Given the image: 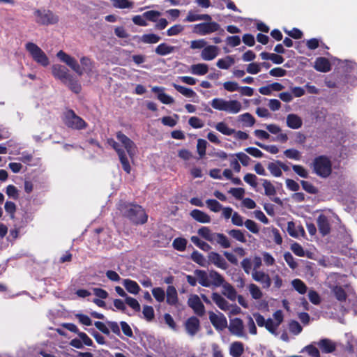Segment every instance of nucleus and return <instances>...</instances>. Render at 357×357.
<instances>
[{"label":"nucleus","instance_id":"57","mask_svg":"<svg viewBox=\"0 0 357 357\" xmlns=\"http://www.w3.org/2000/svg\"><path fill=\"white\" fill-rule=\"evenodd\" d=\"M183 30L184 26L181 24H175L167 29V34L169 36H176L181 33Z\"/></svg>","mask_w":357,"mask_h":357},{"label":"nucleus","instance_id":"17","mask_svg":"<svg viewBox=\"0 0 357 357\" xmlns=\"http://www.w3.org/2000/svg\"><path fill=\"white\" fill-rule=\"evenodd\" d=\"M186 332L190 336H194L199 330V321L195 317H191L185 322Z\"/></svg>","mask_w":357,"mask_h":357},{"label":"nucleus","instance_id":"53","mask_svg":"<svg viewBox=\"0 0 357 357\" xmlns=\"http://www.w3.org/2000/svg\"><path fill=\"white\" fill-rule=\"evenodd\" d=\"M173 247L178 251L185 250L187 245V241L183 238H176L173 241Z\"/></svg>","mask_w":357,"mask_h":357},{"label":"nucleus","instance_id":"5","mask_svg":"<svg viewBox=\"0 0 357 357\" xmlns=\"http://www.w3.org/2000/svg\"><path fill=\"white\" fill-rule=\"evenodd\" d=\"M121 213L136 224H143L147 220L144 209L139 205L122 204L119 206Z\"/></svg>","mask_w":357,"mask_h":357},{"label":"nucleus","instance_id":"49","mask_svg":"<svg viewBox=\"0 0 357 357\" xmlns=\"http://www.w3.org/2000/svg\"><path fill=\"white\" fill-rule=\"evenodd\" d=\"M191 259L193 261L198 264L201 266H206V260L203 255L197 251H194L191 255Z\"/></svg>","mask_w":357,"mask_h":357},{"label":"nucleus","instance_id":"43","mask_svg":"<svg viewBox=\"0 0 357 357\" xmlns=\"http://www.w3.org/2000/svg\"><path fill=\"white\" fill-rule=\"evenodd\" d=\"M215 129L225 135L230 136L235 132V130L230 128L225 122H219L215 125Z\"/></svg>","mask_w":357,"mask_h":357},{"label":"nucleus","instance_id":"20","mask_svg":"<svg viewBox=\"0 0 357 357\" xmlns=\"http://www.w3.org/2000/svg\"><path fill=\"white\" fill-rule=\"evenodd\" d=\"M317 346L320 348L321 351L325 354H330L333 352L337 347V344L333 340L328 338H323L317 343Z\"/></svg>","mask_w":357,"mask_h":357},{"label":"nucleus","instance_id":"59","mask_svg":"<svg viewBox=\"0 0 357 357\" xmlns=\"http://www.w3.org/2000/svg\"><path fill=\"white\" fill-rule=\"evenodd\" d=\"M207 144L208 143L205 139H199L197 140V152L201 158H202L206 154Z\"/></svg>","mask_w":357,"mask_h":357},{"label":"nucleus","instance_id":"61","mask_svg":"<svg viewBox=\"0 0 357 357\" xmlns=\"http://www.w3.org/2000/svg\"><path fill=\"white\" fill-rule=\"evenodd\" d=\"M158 99L163 104L171 105L174 102V99L164 91L157 96Z\"/></svg>","mask_w":357,"mask_h":357},{"label":"nucleus","instance_id":"9","mask_svg":"<svg viewBox=\"0 0 357 357\" xmlns=\"http://www.w3.org/2000/svg\"><path fill=\"white\" fill-rule=\"evenodd\" d=\"M36 22L42 25L54 24L59 22V16L48 9H38L34 11Z\"/></svg>","mask_w":357,"mask_h":357},{"label":"nucleus","instance_id":"55","mask_svg":"<svg viewBox=\"0 0 357 357\" xmlns=\"http://www.w3.org/2000/svg\"><path fill=\"white\" fill-rule=\"evenodd\" d=\"M228 234L235 238L236 240L241 242V243H245L246 238L245 237L244 234L239 229H231L228 231Z\"/></svg>","mask_w":357,"mask_h":357},{"label":"nucleus","instance_id":"37","mask_svg":"<svg viewBox=\"0 0 357 357\" xmlns=\"http://www.w3.org/2000/svg\"><path fill=\"white\" fill-rule=\"evenodd\" d=\"M247 288L252 299L259 300L263 297V292L257 284L250 283L248 285Z\"/></svg>","mask_w":357,"mask_h":357},{"label":"nucleus","instance_id":"45","mask_svg":"<svg viewBox=\"0 0 357 357\" xmlns=\"http://www.w3.org/2000/svg\"><path fill=\"white\" fill-rule=\"evenodd\" d=\"M291 284L294 289L301 294H304L307 291V286L300 279H294L291 281Z\"/></svg>","mask_w":357,"mask_h":357},{"label":"nucleus","instance_id":"58","mask_svg":"<svg viewBox=\"0 0 357 357\" xmlns=\"http://www.w3.org/2000/svg\"><path fill=\"white\" fill-rule=\"evenodd\" d=\"M142 313L144 317L148 321H151L154 318V310L153 307L144 305L143 307Z\"/></svg>","mask_w":357,"mask_h":357},{"label":"nucleus","instance_id":"1","mask_svg":"<svg viewBox=\"0 0 357 357\" xmlns=\"http://www.w3.org/2000/svg\"><path fill=\"white\" fill-rule=\"evenodd\" d=\"M116 138L120 144L113 139H108L107 144L116 151L124 171L127 173H130L131 168L129 160L125 151L121 149V146L125 148L129 158L132 159L137 151L136 145L130 138L121 132H117Z\"/></svg>","mask_w":357,"mask_h":357},{"label":"nucleus","instance_id":"19","mask_svg":"<svg viewBox=\"0 0 357 357\" xmlns=\"http://www.w3.org/2000/svg\"><path fill=\"white\" fill-rule=\"evenodd\" d=\"M287 230L288 234L294 237L305 236V232L304 228L301 225H296L294 222H288Z\"/></svg>","mask_w":357,"mask_h":357},{"label":"nucleus","instance_id":"8","mask_svg":"<svg viewBox=\"0 0 357 357\" xmlns=\"http://www.w3.org/2000/svg\"><path fill=\"white\" fill-rule=\"evenodd\" d=\"M25 48L30 54L32 59L38 64L46 67L50 64V59L43 50L36 44L29 42L25 45Z\"/></svg>","mask_w":357,"mask_h":357},{"label":"nucleus","instance_id":"50","mask_svg":"<svg viewBox=\"0 0 357 357\" xmlns=\"http://www.w3.org/2000/svg\"><path fill=\"white\" fill-rule=\"evenodd\" d=\"M125 303L136 312H139L141 310L139 303L137 301V299L132 297L128 296H126V298H125Z\"/></svg>","mask_w":357,"mask_h":357},{"label":"nucleus","instance_id":"54","mask_svg":"<svg viewBox=\"0 0 357 357\" xmlns=\"http://www.w3.org/2000/svg\"><path fill=\"white\" fill-rule=\"evenodd\" d=\"M254 144L272 154H276L279 152V149L275 145H266L259 142H255Z\"/></svg>","mask_w":357,"mask_h":357},{"label":"nucleus","instance_id":"16","mask_svg":"<svg viewBox=\"0 0 357 357\" xmlns=\"http://www.w3.org/2000/svg\"><path fill=\"white\" fill-rule=\"evenodd\" d=\"M252 279L262 284L263 288L268 289L271 285V279L268 274L262 271H252Z\"/></svg>","mask_w":357,"mask_h":357},{"label":"nucleus","instance_id":"18","mask_svg":"<svg viewBox=\"0 0 357 357\" xmlns=\"http://www.w3.org/2000/svg\"><path fill=\"white\" fill-rule=\"evenodd\" d=\"M219 52V48L215 45H206L201 52V57L204 61L214 59Z\"/></svg>","mask_w":357,"mask_h":357},{"label":"nucleus","instance_id":"60","mask_svg":"<svg viewBox=\"0 0 357 357\" xmlns=\"http://www.w3.org/2000/svg\"><path fill=\"white\" fill-rule=\"evenodd\" d=\"M284 259L286 263L291 269H295L297 268L298 264L290 252H285L284 254Z\"/></svg>","mask_w":357,"mask_h":357},{"label":"nucleus","instance_id":"27","mask_svg":"<svg viewBox=\"0 0 357 357\" xmlns=\"http://www.w3.org/2000/svg\"><path fill=\"white\" fill-rule=\"evenodd\" d=\"M237 121L241 123L243 127H252L255 123V119L248 112L239 115Z\"/></svg>","mask_w":357,"mask_h":357},{"label":"nucleus","instance_id":"52","mask_svg":"<svg viewBox=\"0 0 357 357\" xmlns=\"http://www.w3.org/2000/svg\"><path fill=\"white\" fill-rule=\"evenodd\" d=\"M284 155L289 158L295 160H299L301 158V153L294 149H287L284 151Z\"/></svg>","mask_w":357,"mask_h":357},{"label":"nucleus","instance_id":"22","mask_svg":"<svg viewBox=\"0 0 357 357\" xmlns=\"http://www.w3.org/2000/svg\"><path fill=\"white\" fill-rule=\"evenodd\" d=\"M317 225L320 233L323 235H327L331 231V226L328 218L324 215H320L317 218Z\"/></svg>","mask_w":357,"mask_h":357},{"label":"nucleus","instance_id":"28","mask_svg":"<svg viewBox=\"0 0 357 357\" xmlns=\"http://www.w3.org/2000/svg\"><path fill=\"white\" fill-rule=\"evenodd\" d=\"M208 65L203 63L193 64L190 67V72L195 75H204L208 73Z\"/></svg>","mask_w":357,"mask_h":357},{"label":"nucleus","instance_id":"42","mask_svg":"<svg viewBox=\"0 0 357 357\" xmlns=\"http://www.w3.org/2000/svg\"><path fill=\"white\" fill-rule=\"evenodd\" d=\"M160 37L155 33L144 34L141 37V41L146 44H155L160 40Z\"/></svg>","mask_w":357,"mask_h":357},{"label":"nucleus","instance_id":"47","mask_svg":"<svg viewBox=\"0 0 357 357\" xmlns=\"http://www.w3.org/2000/svg\"><path fill=\"white\" fill-rule=\"evenodd\" d=\"M190 240L195 245L204 251H208L211 248L209 244L199 239L198 236H192Z\"/></svg>","mask_w":357,"mask_h":357},{"label":"nucleus","instance_id":"6","mask_svg":"<svg viewBox=\"0 0 357 357\" xmlns=\"http://www.w3.org/2000/svg\"><path fill=\"white\" fill-rule=\"evenodd\" d=\"M211 105L215 109L232 114H238L242 109V104L237 100L215 98L211 100Z\"/></svg>","mask_w":357,"mask_h":357},{"label":"nucleus","instance_id":"62","mask_svg":"<svg viewBox=\"0 0 357 357\" xmlns=\"http://www.w3.org/2000/svg\"><path fill=\"white\" fill-rule=\"evenodd\" d=\"M160 13L156 10H149L144 13V17L146 20L151 22H157L158 17L160 16Z\"/></svg>","mask_w":357,"mask_h":357},{"label":"nucleus","instance_id":"41","mask_svg":"<svg viewBox=\"0 0 357 357\" xmlns=\"http://www.w3.org/2000/svg\"><path fill=\"white\" fill-rule=\"evenodd\" d=\"M234 62V59L231 56H227L224 59H219L217 61L216 65L219 68L226 70L229 68Z\"/></svg>","mask_w":357,"mask_h":357},{"label":"nucleus","instance_id":"64","mask_svg":"<svg viewBox=\"0 0 357 357\" xmlns=\"http://www.w3.org/2000/svg\"><path fill=\"white\" fill-rule=\"evenodd\" d=\"M304 351H305L311 357H320L319 351L312 344L306 346L304 348Z\"/></svg>","mask_w":357,"mask_h":357},{"label":"nucleus","instance_id":"26","mask_svg":"<svg viewBox=\"0 0 357 357\" xmlns=\"http://www.w3.org/2000/svg\"><path fill=\"white\" fill-rule=\"evenodd\" d=\"M208 280L211 287H220L224 282L223 277L217 271H211L208 272Z\"/></svg>","mask_w":357,"mask_h":357},{"label":"nucleus","instance_id":"24","mask_svg":"<svg viewBox=\"0 0 357 357\" xmlns=\"http://www.w3.org/2000/svg\"><path fill=\"white\" fill-rule=\"evenodd\" d=\"M222 286V294L231 301H235L237 293L234 287L228 282H223Z\"/></svg>","mask_w":357,"mask_h":357},{"label":"nucleus","instance_id":"14","mask_svg":"<svg viewBox=\"0 0 357 357\" xmlns=\"http://www.w3.org/2000/svg\"><path fill=\"white\" fill-rule=\"evenodd\" d=\"M188 304L197 315L204 314L205 307L197 295H191L188 300Z\"/></svg>","mask_w":357,"mask_h":357},{"label":"nucleus","instance_id":"33","mask_svg":"<svg viewBox=\"0 0 357 357\" xmlns=\"http://www.w3.org/2000/svg\"><path fill=\"white\" fill-rule=\"evenodd\" d=\"M212 299L222 310L226 311L229 310V303L218 293H213Z\"/></svg>","mask_w":357,"mask_h":357},{"label":"nucleus","instance_id":"48","mask_svg":"<svg viewBox=\"0 0 357 357\" xmlns=\"http://www.w3.org/2000/svg\"><path fill=\"white\" fill-rule=\"evenodd\" d=\"M111 1L113 6L116 8L124 9L133 7V3L128 0H111Z\"/></svg>","mask_w":357,"mask_h":357},{"label":"nucleus","instance_id":"51","mask_svg":"<svg viewBox=\"0 0 357 357\" xmlns=\"http://www.w3.org/2000/svg\"><path fill=\"white\" fill-rule=\"evenodd\" d=\"M207 207L212 211L217 213L219 212L222 206L215 199H207L206 201Z\"/></svg>","mask_w":357,"mask_h":357},{"label":"nucleus","instance_id":"21","mask_svg":"<svg viewBox=\"0 0 357 357\" xmlns=\"http://www.w3.org/2000/svg\"><path fill=\"white\" fill-rule=\"evenodd\" d=\"M208 260L217 267L225 270L227 268V264L225 259L218 252H211L208 254Z\"/></svg>","mask_w":357,"mask_h":357},{"label":"nucleus","instance_id":"63","mask_svg":"<svg viewBox=\"0 0 357 357\" xmlns=\"http://www.w3.org/2000/svg\"><path fill=\"white\" fill-rule=\"evenodd\" d=\"M189 125L193 128H202L204 127V123L202 120L196 116H192L188 121Z\"/></svg>","mask_w":357,"mask_h":357},{"label":"nucleus","instance_id":"35","mask_svg":"<svg viewBox=\"0 0 357 357\" xmlns=\"http://www.w3.org/2000/svg\"><path fill=\"white\" fill-rule=\"evenodd\" d=\"M173 87L180 93L183 95L184 96L187 98H194L197 97V93L191 89L187 88L178 84H176L175 83L172 84Z\"/></svg>","mask_w":357,"mask_h":357},{"label":"nucleus","instance_id":"15","mask_svg":"<svg viewBox=\"0 0 357 357\" xmlns=\"http://www.w3.org/2000/svg\"><path fill=\"white\" fill-rule=\"evenodd\" d=\"M52 75L63 83H66V79L71 75L68 73V70L64 66L61 64H54L52 66Z\"/></svg>","mask_w":357,"mask_h":357},{"label":"nucleus","instance_id":"25","mask_svg":"<svg viewBox=\"0 0 357 357\" xmlns=\"http://www.w3.org/2000/svg\"><path fill=\"white\" fill-rule=\"evenodd\" d=\"M191 217L196 221L201 223H209L211 220V217L204 211L198 209H194L190 212Z\"/></svg>","mask_w":357,"mask_h":357},{"label":"nucleus","instance_id":"36","mask_svg":"<svg viewBox=\"0 0 357 357\" xmlns=\"http://www.w3.org/2000/svg\"><path fill=\"white\" fill-rule=\"evenodd\" d=\"M197 233L202 238L206 239V241L213 243V239L215 238V235L217 233L213 232L208 227H202L198 229Z\"/></svg>","mask_w":357,"mask_h":357},{"label":"nucleus","instance_id":"32","mask_svg":"<svg viewBox=\"0 0 357 357\" xmlns=\"http://www.w3.org/2000/svg\"><path fill=\"white\" fill-rule=\"evenodd\" d=\"M198 282L203 287H210L208 273L203 270H195L194 272Z\"/></svg>","mask_w":357,"mask_h":357},{"label":"nucleus","instance_id":"34","mask_svg":"<svg viewBox=\"0 0 357 357\" xmlns=\"http://www.w3.org/2000/svg\"><path fill=\"white\" fill-rule=\"evenodd\" d=\"M175 47L170 46L166 43H161L157 46L155 52L160 56H166L174 52Z\"/></svg>","mask_w":357,"mask_h":357},{"label":"nucleus","instance_id":"23","mask_svg":"<svg viewBox=\"0 0 357 357\" xmlns=\"http://www.w3.org/2000/svg\"><path fill=\"white\" fill-rule=\"evenodd\" d=\"M287 126L294 130L299 129L303 125L302 119L295 114H289L287 116Z\"/></svg>","mask_w":357,"mask_h":357},{"label":"nucleus","instance_id":"44","mask_svg":"<svg viewBox=\"0 0 357 357\" xmlns=\"http://www.w3.org/2000/svg\"><path fill=\"white\" fill-rule=\"evenodd\" d=\"M262 185L264 188V193L266 196H273L276 193V190L272 183L267 179H262Z\"/></svg>","mask_w":357,"mask_h":357},{"label":"nucleus","instance_id":"30","mask_svg":"<svg viewBox=\"0 0 357 357\" xmlns=\"http://www.w3.org/2000/svg\"><path fill=\"white\" fill-rule=\"evenodd\" d=\"M314 68L318 71L326 73L331 70V64L326 58L319 57L316 59Z\"/></svg>","mask_w":357,"mask_h":357},{"label":"nucleus","instance_id":"3","mask_svg":"<svg viewBox=\"0 0 357 357\" xmlns=\"http://www.w3.org/2000/svg\"><path fill=\"white\" fill-rule=\"evenodd\" d=\"M329 288L334 297L340 302L342 312L352 310L355 314L357 313V298L356 296H353L347 298L346 291L341 286L330 285Z\"/></svg>","mask_w":357,"mask_h":357},{"label":"nucleus","instance_id":"39","mask_svg":"<svg viewBox=\"0 0 357 357\" xmlns=\"http://www.w3.org/2000/svg\"><path fill=\"white\" fill-rule=\"evenodd\" d=\"M177 291L173 286H168L167 289V303L169 305H175L177 302Z\"/></svg>","mask_w":357,"mask_h":357},{"label":"nucleus","instance_id":"11","mask_svg":"<svg viewBox=\"0 0 357 357\" xmlns=\"http://www.w3.org/2000/svg\"><path fill=\"white\" fill-rule=\"evenodd\" d=\"M64 123L68 127L76 130H81L86 126V122L73 110H68L65 113Z\"/></svg>","mask_w":357,"mask_h":357},{"label":"nucleus","instance_id":"4","mask_svg":"<svg viewBox=\"0 0 357 357\" xmlns=\"http://www.w3.org/2000/svg\"><path fill=\"white\" fill-rule=\"evenodd\" d=\"M253 317L255 319L257 324L259 327H265L266 329L275 336L278 335V328L283 321V313L282 310H277L273 314V319H266L259 313H254Z\"/></svg>","mask_w":357,"mask_h":357},{"label":"nucleus","instance_id":"10","mask_svg":"<svg viewBox=\"0 0 357 357\" xmlns=\"http://www.w3.org/2000/svg\"><path fill=\"white\" fill-rule=\"evenodd\" d=\"M220 29V24L215 22H205L195 24L192 31L199 36H206L216 32Z\"/></svg>","mask_w":357,"mask_h":357},{"label":"nucleus","instance_id":"29","mask_svg":"<svg viewBox=\"0 0 357 357\" xmlns=\"http://www.w3.org/2000/svg\"><path fill=\"white\" fill-rule=\"evenodd\" d=\"M244 353V344L238 341L234 342L229 347V354L232 357H241Z\"/></svg>","mask_w":357,"mask_h":357},{"label":"nucleus","instance_id":"46","mask_svg":"<svg viewBox=\"0 0 357 357\" xmlns=\"http://www.w3.org/2000/svg\"><path fill=\"white\" fill-rule=\"evenodd\" d=\"M268 169L275 177H280L282 175V172L279 165V161H277L276 162L268 163Z\"/></svg>","mask_w":357,"mask_h":357},{"label":"nucleus","instance_id":"13","mask_svg":"<svg viewBox=\"0 0 357 357\" xmlns=\"http://www.w3.org/2000/svg\"><path fill=\"white\" fill-rule=\"evenodd\" d=\"M209 319L213 326L217 329L222 331L227 327V321L223 314L219 312L215 314L213 312H209Z\"/></svg>","mask_w":357,"mask_h":357},{"label":"nucleus","instance_id":"40","mask_svg":"<svg viewBox=\"0 0 357 357\" xmlns=\"http://www.w3.org/2000/svg\"><path fill=\"white\" fill-rule=\"evenodd\" d=\"M66 85H67L69 89L73 91V92L78 93L81 91V85L78 82L77 80H76L73 76L71 75L70 77H68L66 79V83H64Z\"/></svg>","mask_w":357,"mask_h":357},{"label":"nucleus","instance_id":"2","mask_svg":"<svg viewBox=\"0 0 357 357\" xmlns=\"http://www.w3.org/2000/svg\"><path fill=\"white\" fill-rule=\"evenodd\" d=\"M56 57L79 76L82 75L84 73L91 76L94 73L95 63L87 56H82L80 59V63L82 67L80 66L74 57L68 54L63 50H60L57 52Z\"/></svg>","mask_w":357,"mask_h":357},{"label":"nucleus","instance_id":"56","mask_svg":"<svg viewBox=\"0 0 357 357\" xmlns=\"http://www.w3.org/2000/svg\"><path fill=\"white\" fill-rule=\"evenodd\" d=\"M152 294L155 300L160 303L164 301L165 298V291L160 287H155L152 289Z\"/></svg>","mask_w":357,"mask_h":357},{"label":"nucleus","instance_id":"7","mask_svg":"<svg viewBox=\"0 0 357 357\" xmlns=\"http://www.w3.org/2000/svg\"><path fill=\"white\" fill-rule=\"evenodd\" d=\"M312 166L314 173L321 178L328 177L332 172V162L328 157L324 155L316 158Z\"/></svg>","mask_w":357,"mask_h":357},{"label":"nucleus","instance_id":"38","mask_svg":"<svg viewBox=\"0 0 357 357\" xmlns=\"http://www.w3.org/2000/svg\"><path fill=\"white\" fill-rule=\"evenodd\" d=\"M213 243L219 244L223 248H228L231 246V243L228 238L220 233H217L216 235H215Z\"/></svg>","mask_w":357,"mask_h":357},{"label":"nucleus","instance_id":"12","mask_svg":"<svg viewBox=\"0 0 357 357\" xmlns=\"http://www.w3.org/2000/svg\"><path fill=\"white\" fill-rule=\"evenodd\" d=\"M229 330L231 334L237 337L247 338V335L244 330L243 322L239 318H235L230 320Z\"/></svg>","mask_w":357,"mask_h":357},{"label":"nucleus","instance_id":"31","mask_svg":"<svg viewBox=\"0 0 357 357\" xmlns=\"http://www.w3.org/2000/svg\"><path fill=\"white\" fill-rule=\"evenodd\" d=\"M123 284L126 289L130 294L137 295L140 291V287L134 280L130 279H125L123 281Z\"/></svg>","mask_w":357,"mask_h":357}]
</instances>
